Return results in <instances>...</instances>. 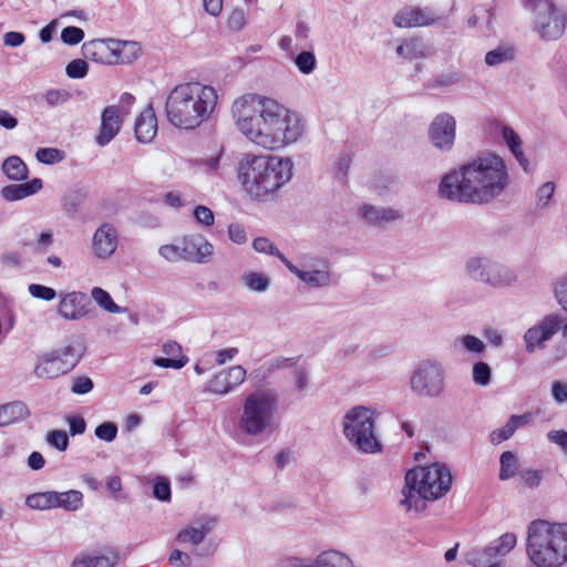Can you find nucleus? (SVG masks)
<instances>
[{
  "instance_id": "obj_55",
  "label": "nucleus",
  "mask_w": 567,
  "mask_h": 567,
  "mask_svg": "<svg viewBox=\"0 0 567 567\" xmlns=\"http://www.w3.org/2000/svg\"><path fill=\"white\" fill-rule=\"evenodd\" d=\"M87 71V63L81 59L72 60L65 68V73L71 79H83Z\"/></svg>"
},
{
  "instance_id": "obj_37",
  "label": "nucleus",
  "mask_w": 567,
  "mask_h": 567,
  "mask_svg": "<svg viewBox=\"0 0 567 567\" xmlns=\"http://www.w3.org/2000/svg\"><path fill=\"white\" fill-rule=\"evenodd\" d=\"M520 462L518 456L512 451H505L499 457V474L501 481H508L515 475H518Z\"/></svg>"
},
{
  "instance_id": "obj_21",
  "label": "nucleus",
  "mask_w": 567,
  "mask_h": 567,
  "mask_svg": "<svg viewBox=\"0 0 567 567\" xmlns=\"http://www.w3.org/2000/svg\"><path fill=\"white\" fill-rule=\"evenodd\" d=\"M114 39H94L82 45V54L86 60L105 65H116Z\"/></svg>"
},
{
  "instance_id": "obj_19",
  "label": "nucleus",
  "mask_w": 567,
  "mask_h": 567,
  "mask_svg": "<svg viewBox=\"0 0 567 567\" xmlns=\"http://www.w3.org/2000/svg\"><path fill=\"white\" fill-rule=\"evenodd\" d=\"M183 260L194 264L207 262L214 254V246L200 235L186 236L181 241Z\"/></svg>"
},
{
  "instance_id": "obj_53",
  "label": "nucleus",
  "mask_w": 567,
  "mask_h": 567,
  "mask_svg": "<svg viewBox=\"0 0 567 567\" xmlns=\"http://www.w3.org/2000/svg\"><path fill=\"white\" fill-rule=\"evenodd\" d=\"M252 248L257 251V252H262V254H267V255H271V256H276L280 261H281V257H286L285 255H282L276 246H274V244L268 239V238H265V237H258L256 238L254 241H252Z\"/></svg>"
},
{
  "instance_id": "obj_27",
  "label": "nucleus",
  "mask_w": 567,
  "mask_h": 567,
  "mask_svg": "<svg viewBox=\"0 0 567 567\" xmlns=\"http://www.w3.org/2000/svg\"><path fill=\"white\" fill-rule=\"evenodd\" d=\"M43 187L41 178H33L23 184H10L1 188V197L7 202H17L30 197Z\"/></svg>"
},
{
  "instance_id": "obj_33",
  "label": "nucleus",
  "mask_w": 567,
  "mask_h": 567,
  "mask_svg": "<svg viewBox=\"0 0 567 567\" xmlns=\"http://www.w3.org/2000/svg\"><path fill=\"white\" fill-rule=\"evenodd\" d=\"M502 137L509 148L511 153L514 155V157L517 159L519 165L524 168V171H527V167L529 165V162L527 157L524 154L523 151V142L519 135L509 126L503 125L502 126Z\"/></svg>"
},
{
  "instance_id": "obj_2",
  "label": "nucleus",
  "mask_w": 567,
  "mask_h": 567,
  "mask_svg": "<svg viewBox=\"0 0 567 567\" xmlns=\"http://www.w3.org/2000/svg\"><path fill=\"white\" fill-rule=\"evenodd\" d=\"M508 185L505 161L496 154L486 153L444 175L439 195L457 203L488 204L499 197Z\"/></svg>"
},
{
  "instance_id": "obj_56",
  "label": "nucleus",
  "mask_w": 567,
  "mask_h": 567,
  "mask_svg": "<svg viewBox=\"0 0 567 567\" xmlns=\"http://www.w3.org/2000/svg\"><path fill=\"white\" fill-rule=\"evenodd\" d=\"M554 296L561 309L567 312V275L560 277L554 285Z\"/></svg>"
},
{
  "instance_id": "obj_25",
  "label": "nucleus",
  "mask_w": 567,
  "mask_h": 567,
  "mask_svg": "<svg viewBox=\"0 0 567 567\" xmlns=\"http://www.w3.org/2000/svg\"><path fill=\"white\" fill-rule=\"evenodd\" d=\"M360 216L373 226H382L402 218L399 209L364 204L359 208Z\"/></svg>"
},
{
  "instance_id": "obj_10",
  "label": "nucleus",
  "mask_w": 567,
  "mask_h": 567,
  "mask_svg": "<svg viewBox=\"0 0 567 567\" xmlns=\"http://www.w3.org/2000/svg\"><path fill=\"white\" fill-rule=\"evenodd\" d=\"M410 389L419 398H439L445 389V368L437 359L420 361L410 378Z\"/></svg>"
},
{
  "instance_id": "obj_3",
  "label": "nucleus",
  "mask_w": 567,
  "mask_h": 567,
  "mask_svg": "<svg viewBox=\"0 0 567 567\" xmlns=\"http://www.w3.org/2000/svg\"><path fill=\"white\" fill-rule=\"evenodd\" d=\"M215 87L200 82H186L173 87L165 102L167 121L182 130H195L207 122L216 110Z\"/></svg>"
},
{
  "instance_id": "obj_44",
  "label": "nucleus",
  "mask_w": 567,
  "mask_h": 567,
  "mask_svg": "<svg viewBox=\"0 0 567 567\" xmlns=\"http://www.w3.org/2000/svg\"><path fill=\"white\" fill-rule=\"evenodd\" d=\"M431 45L417 38L408 39V60L422 59L432 55Z\"/></svg>"
},
{
  "instance_id": "obj_47",
  "label": "nucleus",
  "mask_w": 567,
  "mask_h": 567,
  "mask_svg": "<svg viewBox=\"0 0 567 567\" xmlns=\"http://www.w3.org/2000/svg\"><path fill=\"white\" fill-rule=\"evenodd\" d=\"M492 371L487 363L476 362L473 365L472 378L475 384L486 386L491 382Z\"/></svg>"
},
{
  "instance_id": "obj_23",
  "label": "nucleus",
  "mask_w": 567,
  "mask_h": 567,
  "mask_svg": "<svg viewBox=\"0 0 567 567\" xmlns=\"http://www.w3.org/2000/svg\"><path fill=\"white\" fill-rule=\"evenodd\" d=\"M123 117L117 106L111 105L101 114V125L95 142L100 146H106L120 132Z\"/></svg>"
},
{
  "instance_id": "obj_39",
  "label": "nucleus",
  "mask_w": 567,
  "mask_h": 567,
  "mask_svg": "<svg viewBox=\"0 0 567 567\" xmlns=\"http://www.w3.org/2000/svg\"><path fill=\"white\" fill-rule=\"evenodd\" d=\"M91 296H92V299L102 308L104 309L105 311L110 312V313H123V312H126V308H123L118 305H116L111 295L100 288V287H94L92 290H91Z\"/></svg>"
},
{
  "instance_id": "obj_32",
  "label": "nucleus",
  "mask_w": 567,
  "mask_h": 567,
  "mask_svg": "<svg viewBox=\"0 0 567 567\" xmlns=\"http://www.w3.org/2000/svg\"><path fill=\"white\" fill-rule=\"evenodd\" d=\"M530 413H525L522 415H512L503 427L494 430L489 434L491 443L496 445L511 439L517 429L527 425L530 422Z\"/></svg>"
},
{
  "instance_id": "obj_9",
  "label": "nucleus",
  "mask_w": 567,
  "mask_h": 567,
  "mask_svg": "<svg viewBox=\"0 0 567 567\" xmlns=\"http://www.w3.org/2000/svg\"><path fill=\"white\" fill-rule=\"evenodd\" d=\"M466 277L493 288L512 286L517 276L513 269L485 256L470 257L464 264Z\"/></svg>"
},
{
  "instance_id": "obj_43",
  "label": "nucleus",
  "mask_w": 567,
  "mask_h": 567,
  "mask_svg": "<svg viewBox=\"0 0 567 567\" xmlns=\"http://www.w3.org/2000/svg\"><path fill=\"white\" fill-rule=\"evenodd\" d=\"M518 478L524 487L535 489L540 486L544 480V471L538 468L525 467L519 470Z\"/></svg>"
},
{
  "instance_id": "obj_5",
  "label": "nucleus",
  "mask_w": 567,
  "mask_h": 567,
  "mask_svg": "<svg viewBox=\"0 0 567 567\" xmlns=\"http://www.w3.org/2000/svg\"><path fill=\"white\" fill-rule=\"evenodd\" d=\"M526 555L535 567L567 565V523L532 520L527 526Z\"/></svg>"
},
{
  "instance_id": "obj_50",
  "label": "nucleus",
  "mask_w": 567,
  "mask_h": 567,
  "mask_svg": "<svg viewBox=\"0 0 567 567\" xmlns=\"http://www.w3.org/2000/svg\"><path fill=\"white\" fill-rule=\"evenodd\" d=\"M35 158L45 165H52L63 159V153L53 147H41L35 152Z\"/></svg>"
},
{
  "instance_id": "obj_63",
  "label": "nucleus",
  "mask_w": 567,
  "mask_h": 567,
  "mask_svg": "<svg viewBox=\"0 0 567 567\" xmlns=\"http://www.w3.org/2000/svg\"><path fill=\"white\" fill-rule=\"evenodd\" d=\"M94 384L89 377L75 378L71 388L74 394L83 395L92 391Z\"/></svg>"
},
{
  "instance_id": "obj_38",
  "label": "nucleus",
  "mask_w": 567,
  "mask_h": 567,
  "mask_svg": "<svg viewBox=\"0 0 567 567\" xmlns=\"http://www.w3.org/2000/svg\"><path fill=\"white\" fill-rule=\"evenodd\" d=\"M240 281L248 290L254 292H265L269 289L271 284L270 278L266 274L258 271L243 274Z\"/></svg>"
},
{
  "instance_id": "obj_11",
  "label": "nucleus",
  "mask_w": 567,
  "mask_h": 567,
  "mask_svg": "<svg viewBox=\"0 0 567 567\" xmlns=\"http://www.w3.org/2000/svg\"><path fill=\"white\" fill-rule=\"evenodd\" d=\"M281 262L309 288H328L334 281L331 262L324 257L302 255L300 257V267L292 264L287 257H281Z\"/></svg>"
},
{
  "instance_id": "obj_54",
  "label": "nucleus",
  "mask_w": 567,
  "mask_h": 567,
  "mask_svg": "<svg viewBox=\"0 0 567 567\" xmlns=\"http://www.w3.org/2000/svg\"><path fill=\"white\" fill-rule=\"evenodd\" d=\"M28 291L33 298L44 301H51L56 297V291L53 288L40 284L29 285Z\"/></svg>"
},
{
  "instance_id": "obj_29",
  "label": "nucleus",
  "mask_w": 567,
  "mask_h": 567,
  "mask_svg": "<svg viewBox=\"0 0 567 567\" xmlns=\"http://www.w3.org/2000/svg\"><path fill=\"white\" fill-rule=\"evenodd\" d=\"M118 561V554L112 549L103 554H82L71 564V567H114Z\"/></svg>"
},
{
  "instance_id": "obj_36",
  "label": "nucleus",
  "mask_w": 567,
  "mask_h": 567,
  "mask_svg": "<svg viewBox=\"0 0 567 567\" xmlns=\"http://www.w3.org/2000/svg\"><path fill=\"white\" fill-rule=\"evenodd\" d=\"M83 506V494L78 489L55 492L54 508L75 512Z\"/></svg>"
},
{
  "instance_id": "obj_28",
  "label": "nucleus",
  "mask_w": 567,
  "mask_h": 567,
  "mask_svg": "<svg viewBox=\"0 0 567 567\" xmlns=\"http://www.w3.org/2000/svg\"><path fill=\"white\" fill-rule=\"evenodd\" d=\"M215 524V518H206L202 520L198 526H188L182 529L177 534L176 539L181 544L189 543L194 546H197L203 543L205 537L212 532Z\"/></svg>"
},
{
  "instance_id": "obj_51",
  "label": "nucleus",
  "mask_w": 567,
  "mask_h": 567,
  "mask_svg": "<svg viewBox=\"0 0 567 567\" xmlns=\"http://www.w3.org/2000/svg\"><path fill=\"white\" fill-rule=\"evenodd\" d=\"M22 256L17 250H4L0 254V265L3 269L18 270L22 268Z\"/></svg>"
},
{
  "instance_id": "obj_1",
  "label": "nucleus",
  "mask_w": 567,
  "mask_h": 567,
  "mask_svg": "<svg viewBox=\"0 0 567 567\" xmlns=\"http://www.w3.org/2000/svg\"><path fill=\"white\" fill-rule=\"evenodd\" d=\"M231 113L238 131L249 142L269 151L296 143L305 131L298 113L275 99L258 94L236 99Z\"/></svg>"
},
{
  "instance_id": "obj_35",
  "label": "nucleus",
  "mask_w": 567,
  "mask_h": 567,
  "mask_svg": "<svg viewBox=\"0 0 567 567\" xmlns=\"http://www.w3.org/2000/svg\"><path fill=\"white\" fill-rule=\"evenodd\" d=\"M2 173L11 181L22 182L28 178L29 168L19 156L12 155L3 161Z\"/></svg>"
},
{
  "instance_id": "obj_61",
  "label": "nucleus",
  "mask_w": 567,
  "mask_h": 567,
  "mask_svg": "<svg viewBox=\"0 0 567 567\" xmlns=\"http://www.w3.org/2000/svg\"><path fill=\"white\" fill-rule=\"evenodd\" d=\"M153 495L162 502L171 501V485L168 480L158 477L154 484Z\"/></svg>"
},
{
  "instance_id": "obj_18",
  "label": "nucleus",
  "mask_w": 567,
  "mask_h": 567,
  "mask_svg": "<svg viewBox=\"0 0 567 567\" xmlns=\"http://www.w3.org/2000/svg\"><path fill=\"white\" fill-rule=\"evenodd\" d=\"M91 301L82 291L62 293L56 315L68 321H78L90 313Z\"/></svg>"
},
{
  "instance_id": "obj_12",
  "label": "nucleus",
  "mask_w": 567,
  "mask_h": 567,
  "mask_svg": "<svg viewBox=\"0 0 567 567\" xmlns=\"http://www.w3.org/2000/svg\"><path fill=\"white\" fill-rule=\"evenodd\" d=\"M516 545V534L508 532L488 543L482 550L467 553L466 561L473 567H505V558Z\"/></svg>"
},
{
  "instance_id": "obj_17",
  "label": "nucleus",
  "mask_w": 567,
  "mask_h": 567,
  "mask_svg": "<svg viewBox=\"0 0 567 567\" xmlns=\"http://www.w3.org/2000/svg\"><path fill=\"white\" fill-rule=\"evenodd\" d=\"M246 375V369L239 364L223 369L207 382L206 391L215 395H226L243 384Z\"/></svg>"
},
{
  "instance_id": "obj_6",
  "label": "nucleus",
  "mask_w": 567,
  "mask_h": 567,
  "mask_svg": "<svg viewBox=\"0 0 567 567\" xmlns=\"http://www.w3.org/2000/svg\"><path fill=\"white\" fill-rule=\"evenodd\" d=\"M453 477L450 468L443 463H433L429 466H419L410 470L405 475V486L402 489L403 498L400 504L406 511L423 507L422 501H436L451 489Z\"/></svg>"
},
{
  "instance_id": "obj_20",
  "label": "nucleus",
  "mask_w": 567,
  "mask_h": 567,
  "mask_svg": "<svg viewBox=\"0 0 567 567\" xmlns=\"http://www.w3.org/2000/svg\"><path fill=\"white\" fill-rule=\"evenodd\" d=\"M439 16L429 8L405 7L394 17V24L399 28H420L434 24Z\"/></svg>"
},
{
  "instance_id": "obj_60",
  "label": "nucleus",
  "mask_w": 567,
  "mask_h": 567,
  "mask_svg": "<svg viewBox=\"0 0 567 567\" xmlns=\"http://www.w3.org/2000/svg\"><path fill=\"white\" fill-rule=\"evenodd\" d=\"M84 38V31L76 27H66L61 32V40L69 45L80 43Z\"/></svg>"
},
{
  "instance_id": "obj_16",
  "label": "nucleus",
  "mask_w": 567,
  "mask_h": 567,
  "mask_svg": "<svg viewBox=\"0 0 567 567\" xmlns=\"http://www.w3.org/2000/svg\"><path fill=\"white\" fill-rule=\"evenodd\" d=\"M432 144L442 152L452 150L456 137V120L449 113L436 115L429 127Z\"/></svg>"
},
{
  "instance_id": "obj_26",
  "label": "nucleus",
  "mask_w": 567,
  "mask_h": 567,
  "mask_svg": "<svg viewBox=\"0 0 567 567\" xmlns=\"http://www.w3.org/2000/svg\"><path fill=\"white\" fill-rule=\"evenodd\" d=\"M135 136L142 143H150L156 135L157 121L152 105L145 107L135 121Z\"/></svg>"
},
{
  "instance_id": "obj_58",
  "label": "nucleus",
  "mask_w": 567,
  "mask_h": 567,
  "mask_svg": "<svg viewBox=\"0 0 567 567\" xmlns=\"http://www.w3.org/2000/svg\"><path fill=\"white\" fill-rule=\"evenodd\" d=\"M158 254L169 262H177L183 260L182 245H163L159 247Z\"/></svg>"
},
{
  "instance_id": "obj_45",
  "label": "nucleus",
  "mask_w": 567,
  "mask_h": 567,
  "mask_svg": "<svg viewBox=\"0 0 567 567\" xmlns=\"http://www.w3.org/2000/svg\"><path fill=\"white\" fill-rule=\"evenodd\" d=\"M463 80L462 74L457 71L444 72L437 75L432 82L429 83V87H451L458 84Z\"/></svg>"
},
{
  "instance_id": "obj_13",
  "label": "nucleus",
  "mask_w": 567,
  "mask_h": 567,
  "mask_svg": "<svg viewBox=\"0 0 567 567\" xmlns=\"http://www.w3.org/2000/svg\"><path fill=\"white\" fill-rule=\"evenodd\" d=\"M535 12L533 30L546 42L559 40L566 30V17L550 2H544Z\"/></svg>"
},
{
  "instance_id": "obj_7",
  "label": "nucleus",
  "mask_w": 567,
  "mask_h": 567,
  "mask_svg": "<svg viewBox=\"0 0 567 567\" xmlns=\"http://www.w3.org/2000/svg\"><path fill=\"white\" fill-rule=\"evenodd\" d=\"M278 410L279 394L276 390H256L243 401L238 429L252 437L269 434L275 427Z\"/></svg>"
},
{
  "instance_id": "obj_14",
  "label": "nucleus",
  "mask_w": 567,
  "mask_h": 567,
  "mask_svg": "<svg viewBox=\"0 0 567 567\" xmlns=\"http://www.w3.org/2000/svg\"><path fill=\"white\" fill-rule=\"evenodd\" d=\"M74 348L66 346L62 349L43 353L35 367L34 374L39 379H53L68 373L76 364Z\"/></svg>"
},
{
  "instance_id": "obj_30",
  "label": "nucleus",
  "mask_w": 567,
  "mask_h": 567,
  "mask_svg": "<svg viewBox=\"0 0 567 567\" xmlns=\"http://www.w3.org/2000/svg\"><path fill=\"white\" fill-rule=\"evenodd\" d=\"M162 350L167 358L154 360V364L159 368L181 369L188 362V358L182 354V347L175 341L164 343Z\"/></svg>"
},
{
  "instance_id": "obj_40",
  "label": "nucleus",
  "mask_w": 567,
  "mask_h": 567,
  "mask_svg": "<svg viewBox=\"0 0 567 567\" xmlns=\"http://www.w3.org/2000/svg\"><path fill=\"white\" fill-rule=\"evenodd\" d=\"M55 492L48 491L28 495L25 505L32 509L47 511L54 508Z\"/></svg>"
},
{
  "instance_id": "obj_62",
  "label": "nucleus",
  "mask_w": 567,
  "mask_h": 567,
  "mask_svg": "<svg viewBox=\"0 0 567 567\" xmlns=\"http://www.w3.org/2000/svg\"><path fill=\"white\" fill-rule=\"evenodd\" d=\"M70 99L69 92L64 90H49L44 94V100L49 106H58Z\"/></svg>"
},
{
  "instance_id": "obj_48",
  "label": "nucleus",
  "mask_w": 567,
  "mask_h": 567,
  "mask_svg": "<svg viewBox=\"0 0 567 567\" xmlns=\"http://www.w3.org/2000/svg\"><path fill=\"white\" fill-rule=\"evenodd\" d=\"M47 443L56 449L58 451L64 452L69 446V436L63 430H52L45 435Z\"/></svg>"
},
{
  "instance_id": "obj_52",
  "label": "nucleus",
  "mask_w": 567,
  "mask_h": 567,
  "mask_svg": "<svg viewBox=\"0 0 567 567\" xmlns=\"http://www.w3.org/2000/svg\"><path fill=\"white\" fill-rule=\"evenodd\" d=\"M555 193V184L553 182L544 183L536 192V207L545 209Z\"/></svg>"
},
{
  "instance_id": "obj_34",
  "label": "nucleus",
  "mask_w": 567,
  "mask_h": 567,
  "mask_svg": "<svg viewBox=\"0 0 567 567\" xmlns=\"http://www.w3.org/2000/svg\"><path fill=\"white\" fill-rule=\"evenodd\" d=\"M115 60L117 64H128L141 55V47L135 41H123L114 39Z\"/></svg>"
},
{
  "instance_id": "obj_57",
  "label": "nucleus",
  "mask_w": 567,
  "mask_h": 567,
  "mask_svg": "<svg viewBox=\"0 0 567 567\" xmlns=\"http://www.w3.org/2000/svg\"><path fill=\"white\" fill-rule=\"evenodd\" d=\"M94 433L97 439L105 442H112L116 439L117 426L113 422H104L95 427Z\"/></svg>"
},
{
  "instance_id": "obj_41",
  "label": "nucleus",
  "mask_w": 567,
  "mask_h": 567,
  "mask_svg": "<svg viewBox=\"0 0 567 567\" xmlns=\"http://www.w3.org/2000/svg\"><path fill=\"white\" fill-rule=\"evenodd\" d=\"M514 56L515 49L512 45H498L486 53L485 63L488 66H497L513 60Z\"/></svg>"
},
{
  "instance_id": "obj_64",
  "label": "nucleus",
  "mask_w": 567,
  "mask_h": 567,
  "mask_svg": "<svg viewBox=\"0 0 567 567\" xmlns=\"http://www.w3.org/2000/svg\"><path fill=\"white\" fill-rule=\"evenodd\" d=\"M547 439L558 445L563 453L567 456V431L554 430L547 433Z\"/></svg>"
},
{
  "instance_id": "obj_4",
  "label": "nucleus",
  "mask_w": 567,
  "mask_h": 567,
  "mask_svg": "<svg viewBox=\"0 0 567 567\" xmlns=\"http://www.w3.org/2000/svg\"><path fill=\"white\" fill-rule=\"evenodd\" d=\"M293 162L289 157L245 154L238 165V181L254 199H272L292 178Z\"/></svg>"
},
{
  "instance_id": "obj_42",
  "label": "nucleus",
  "mask_w": 567,
  "mask_h": 567,
  "mask_svg": "<svg viewBox=\"0 0 567 567\" xmlns=\"http://www.w3.org/2000/svg\"><path fill=\"white\" fill-rule=\"evenodd\" d=\"M453 347L455 350H464L473 354H482L486 349L485 343L480 338L472 334L456 338L453 342Z\"/></svg>"
},
{
  "instance_id": "obj_59",
  "label": "nucleus",
  "mask_w": 567,
  "mask_h": 567,
  "mask_svg": "<svg viewBox=\"0 0 567 567\" xmlns=\"http://www.w3.org/2000/svg\"><path fill=\"white\" fill-rule=\"evenodd\" d=\"M246 20L247 12L241 8H236L229 14L227 25L233 31H239L245 27Z\"/></svg>"
},
{
  "instance_id": "obj_8",
  "label": "nucleus",
  "mask_w": 567,
  "mask_h": 567,
  "mask_svg": "<svg viewBox=\"0 0 567 567\" xmlns=\"http://www.w3.org/2000/svg\"><path fill=\"white\" fill-rule=\"evenodd\" d=\"M342 429L346 439L359 452L364 454L382 452L374 410L364 405L351 408L342 419Z\"/></svg>"
},
{
  "instance_id": "obj_15",
  "label": "nucleus",
  "mask_w": 567,
  "mask_h": 567,
  "mask_svg": "<svg viewBox=\"0 0 567 567\" xmlns=\"http://www.w3.org/2000/svg\"><path fill=\"white\" fill-rule=\"evenodd\" d=\"M563 322L564 318L560 315L550 313L528 328L523 336L526 352L534 353L545 349L546 342L560 330Z\"/></svg>"
},
{
  "instance_id": "obj_49",
  "label": "nucleus",
  "mask_w": 567,
  "mask_h": 567,
  "mask_svg": "<svg viewBox=\"0 0 567 567\" xmlns=\"http://www.w3.org/2000/svg\"><path fill=\"white\" fill-rule=\"evenodd\" d=\"M295 64L303 74H310L317 65L316 56L310 51H302L295 58Z\"/></svg>"
},
{
  "instance_id": "obj_46",
  "label": "nucleus",
  "mask_w": 567,
  "mask_h": 567,
  "mask_svg": "<svg viewBox=\"0 0 567 567\" xmlns=\"http://www.w3.org/2000/svg\"><path fill=\"white\" fill-rule=\"evenodd\" d=\"M293 363H295L293 358H281V357L275 358V359L270 360L269 362H266L265 364H262L259 369L254 371L252 374H255L256 378H259L260 375H262V378H265L266 373H270L277 369L291 367Z\"/></svg>"
},
{
  "instance_id": "obj_22",
  "label": "nucleus",
  "mask_w": 567,
  "mask_h": 567,
  "mask_svg": "<svg viewBox=\"0 0 567 567\" xmlns=\"http://www.w3.org/2000/svg\"><path fill=\"white\" fill-rule=\"evenodd\" d=\"M117 247V233L110 223L102 224L92 238V249L97 258L106 259L114 254Z\"/></svg>"
},
{
  "instance_id": "obj_24",
  "label": "nucleus",
  "mask_w": 567,
  "mask_h": 567,
  "mask_svg": "<svg viewBox=\"0 0 567 567\" xmlns=\"http://www.w3.org/2000/svg\"><path fill=\"white\" fill-rule=\"evenodd\" d=\"M296 567H355L349 556L339 550H324L313 559L298 560Z\"/></svg>"
},
{
  "instance_id": "obj_31",
  "label": "nucleus",
  "mask_w": 567,
  "mask_h": 567,
  "mask_svg": "<svg viewBox=\"0 0 567 567\" xmlns=\"http://www.w3.org/2000/svg\"><path fill=\"white\" fill-rule=\"evenodd\" d=\"M30 416L28 406L20 401L0 404V427L22 422Z\"/></svg>"
}]
</instances>
